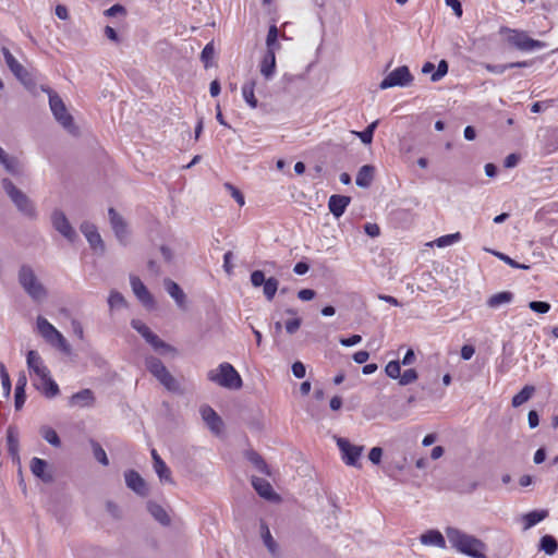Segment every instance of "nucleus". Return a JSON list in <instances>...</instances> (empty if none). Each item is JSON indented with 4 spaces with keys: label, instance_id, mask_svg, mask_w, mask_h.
<instances>
[{
    "label": "nucleus",
    "instance_id": "obj_52",
    "mask_svg": "<svg viewBox=\"0 0 558 558\" xmlns=\"http://www.w3.org/2000/svg\"><path fill=\"white\" fill-rule=\"evenodd\" d=\"M448 62L446 60H440L437 70L432 74V82L440 81L448 73Z\"/></svg>",
    "mask_w": 558,
    "mask_h": 558
},
{
    "label": "nucleus",
    "instance_id": "obj_37",
    "mask_svg": "<svg viewBox=\"0 0 558 558\" xmlns=\"http://www.w3.org/2000/svg\"><path fill=\"white\" fill-rule=\"evenodd\" d=\"M278 35L279 32L277 26L270 25L266 37L267 51H274L276 53V50L280 48V44L278 43Z\"/></svg>",
    "mask_w": 558,
    "mask_h": 558
},
{
    "label": "nucleus",
    "instance_id": "obj_42",
    "mask_svg": "<svg viewBox=\"0 0 558 558\" xmlns=\"http://www.w3.org/2000/svg\"><path fill=\"white\" fill-rule=\"evenodd\" d=\"M90 442V446H92V450H93V453H94V457L95 459L100 462L102 465H108L109 464V460H108V457H107V453L106 451L102 449V447L100 446L99 442H97L96 440L94 439H90L89 440Z\"/></svg>",
    "mask_w": 558,
    "mask_h": 558
},
{
    "label": "nucleus",
    "instance_id": "obj_29",
    "mask_svg": "<svg viewBox=\"0 0 558 558\" xmlns=\"http://www.w3.org/2000/svg\"><path fill=\"white\" fill-rule=\"evenodd\" d=\"M276 69V56L274 51H266L260 62V73L266 77L270 78Z\"/></svg>",
    "mask_w": 558,
    "mask_h": 558
},
{
    "label": "nucleus",
    "instance_id": "obj_12",
    "mask_svg": "<svg viewBox=\"0 0 558 558\" xmlns=\"http://www.w3.org/2000/svg\"><path fill=\"white\" fill-rule=\"evenodd\" d=\"M53 228L61 233L65 239L73 242L76 238V232L69 222L66 216L62 210L56 209L51 215Z\"/></svg>",
    "mask_w": 558,
    "mask_h": 558
},
{
    "label": "nucleus",
    "instance_id": "obj_18",
    "mask_svg": "<svg viewBox=\"0 0 558 558\" xmlns=\"http://www.w3.org/2000/svg\"><path fill=\"white\" fill-rule=\"evenodd\" d=\"M124 477L126 486L137 495L146 496L148 494L144 478L136 471L130 470L125 472Z\"/></svg>",
    "mask_w": 558,
    "mask_h": 558
},
{
    "label": "nucleus",
    "instance_id": "obj_46",
    "mask_svg": "<svg viewBox=\"0 0 558 558\" xmlns=\"http://www.w3.org/2000/svg\"><path fill=\"white\" fill-rule=\"evenodd\" d=\"M108 304L110 308H120L126 305L124 296L118 291H111L108 298Z\"/></svg>",
    "mask_w": 558,
    "mask_h": 558
},
{
    "label": "nucleus",
    "instance_id": "obj_17",
    "mask_svg": "<svg viewBox=\"0 0 558 558\" xmlns=\"http://www.w3.org/2000/svg\"><path fill=\"white\" fill-rule=\"evenodd\" d=\"M26 363L29 372L34 373L38 378L47 377V374L50 372L45 365L41 356L35 350H29L27 352Z\"/></svg>",
    "mask_w": 558,
    "mask_h": 558
},
{
    "label": "nucleus",
    "instance_id": "obj_59",
    "mask_svg": "<svg viewBox=\"0 0 558 558\" xmlns=\"http://www.w3.org/2000/svg\"><path fill=\"white\" fill-rule=\"evenodd\" d=\"M25 400H26L25 390H15L14 407H15L16 411H20L23 408Z\"/></svg>",
    "mask_w": 558,
    "mask_h": 558
},
{
    "label": "nucleus",
    "instance_id": "obj_45",
    "mask_svg": "<svg viewBox=\"0 0 558 558\" xmlns=\"http://www.w3.org/2000/svg\"><path fill=\"white\" fill-rule=\"evenodd\" d=\"M262 530H263L262 537H263L265 546L268 548V550L272 555H275L276 549H277V544H276L275 539L272 538L269 529L267 527V525L262 524Z\"/></svg>",
    "mask_w": 558,
    "mask_h": 558
},
{
    "label": "nucleus",
    "instance_id": "obj_54",
    "mask_svg": "<svg viewBox=\"0 0 558 558\" xmlns=\"http://www.w3.org/2000/svg\"><path fill=\"white\" fill-rule=\"evenodd\" d=\"M225 187L230 192L231 196L235 199L239 206H243L245 204L244 195L239 189H236L231 183H225Z\"/></svg>",
    "mask_w": 558,
    "mask_h": 558
},
{
    "label": "nucleus",
    "instance_id": "obj_41",
    "mask_svg": "<svg viewBox=\"0 0 558 558\" xmlns=\"http://www.w3.org/2000/svg\"><path fill=\"white\" fill-rule=\"evenodd\" d=\"M378 125V120L372 122L367 128L362 132L353 131V134L359 136L364 144H371L373 141L374 132Z\"/></svg>",
    "mask_w": 558,
    "mask_h": 558
},
{
    "label": "nucleus",
    "instance_id": "obj_23",
    "mask_svg": "<svg viewBox=\"0 0 558 558\" xmlns=\"http://www.w3.org/2000/svg\"><path fill=\"white\" fill-rule=\"evenodd\" d=\"M70 405H78L81 408L92 407L95 403L94 392L86 388L74 393L70 398Z\"/></svg>",
    "mask_w": 558,
    "mask_h": 558
},
{
    "label": "nucleus",
    "instance_id": "obj_53",
    "mask_svg": "<svg viewBox=\"0 0 558 558\" xmlns=\"http://www.w3.org/2000/svg\"><path fill=\"white\" fill-rule=\"evenodd\" d=\"M529 307L535 313L546 314L550 310V304L544 301H531Z\"/></svg>",
    "mask_w": 558,
    "mask_h": 558
},
{
    "label": "nucleus",
    "instance_id": "obj_44",
    "mask_svg": "<svg viewBox=\"0 0 558 558\" xmlns=\"http://www.w3.org/2000/svg\"><path fill=\"white\" fill-rule=\"evenodd\" d=\"M0 378L3 388V395L5 398H9L11 393V379L5 365L2 362H0Z\"/></svg>",
    "mask_w": 558,
    "mask_h": 558
},
{
    "label": "nucleus",
    "instance_id": "obj_20",
    "mask_svg": "<svg viewBox=\"0 0 558 558\" xmlns=\"http://www.w3.org/2000/svg\"><path fill=\"white\" fill-rule=\"evenodd\" d=\"M81 231L86 236L88 243L94 250H97L99 247L101 251H104V242L95 225L89 222H83L81 225Z\"/></svg>",
    "mask_w": 558,
    "mask_h": 558
},
{
    "label": "nucleus",
    "instance_id": "obj_34",
    "mask_svg": "<svg viewBox=\"0 0 558 558\" xmlns=\"http://www.w3.org/2000/svg\"><path fill=\"white\" fill-rule=\"evenodd\" d=\"M255 84V81H248L242 86L243 98L252 108H256L258 105V100L254 95Z\"/></svg>",
    "mask_w": 558,
    "mask_h": 558
},
{
    "label": "nucleus",
    "instance_id": "obj_58",
    "mask_svg": "<svg viewBox=\"0 0 558 558\" xmlns=\"http://www.w3.org/2000/svg\"><path fill=\"white\" fill-rule=\"evenodd\" d=\"M383 457V449L380 447H373L369 450L368 459L374 464H379Z\"/></svg>",
    "mask_w": 558,
    "mask_h": 558
},
{
    "label": "nucleus",
    "instance_id": "obj_2",
    "mask_svg": "<svg viewBox=\"0 0 558 558\" xmlns=\"http://www.w3.org/2000/svg\"><path fill=\"white\" fill-rule=\"evenodd\" d=\"M17 280L25 293L34 302H41L47 298V289L39 281L34 269L29 265H22L20 267Z\"/></svg>",
    "mask_w": 558,
    "mask_h": 558
},
{
    "label": "nucleus",
    "instance_id": "obj_35",
    "mask_svg": "<svg viewBox=\"0 0 558 558\" xmlns=\"http://www.w3.org/2000/svg\"><path fill=\"white\" fill-rule=\"evenodd\" d=\"M39 433H40L41 437L47 442H49L51 446H53V447H60L61 446L60 437H59V435L57 434V432L52 427H50L48 425H44V426L40 427Z\"/></svg>",
    "mask_w": 558,
    "mask_h": 558
},
{
    "label": "nucleus",
    "instance_id": "obj_15",
    "mask_svg": "<svg viewBox=\"0 0 558 558\" xmlns=\"http://www.w3.org/2000/svg\"><path fill=\"white\" fill-rule=\"evenodd\" d=\"M251 483H252V486L254 487V489L256 490V493L262 498H264L268 501H275V502H278L281 500L280 496L277 493H275V490L272 489V486L270 485V483L267 480L257 477V476H252Z\"/></svg>",
    "mask_w": 558,
    "mask_h": 558
},
{
    "label": "nucleus",
    "instance_id": "obj_22",
    "mask_svg": "<svg viewBox=\"0 0 558 558\" xmlns=\"http://www.w3.org/2000/svg\"><path fill=\"white\" fill-rule=\"evenodd\" d=\"M47 466H48V463L40 458H33L31 460L29 468H31L32 473L36 477L40 478L43 482L50 483V482H52L53 477H52L51 473L46 471Z\"/></svg>",
    "mask_w": 558,
    "mask_h": 558
},
{
    "label": "nucleus",
    "instance_id": "obj_51",
    "mask_svg": "<svg viewBox=\"0 0 558 558\" xmlns=\"http://www.w3.org/2000/svg\"><path fill=\"white\" fill-rule=\"evenodd\" d=\"M215 54V48L213 43H208L202 53H201V60L204 62L205 68H208L210 65V60L214 58Z\"/></svg>",
    "mask_w": 558,
    "mask_h": 558
},
{
    "label": "nucleus",
    "instance_id": "obj_49",
    "mask_svg": "<svg viewBox=\"0 0 558 558\" xmlns=\"http://www.w3.org/2000/svg\"><path fill=\"white\" fill-rule=\"evenodd\" d=\"M460 233L457 232V233H452V234H447V235H442L440 238H438L435 243L438 247H445V246H448V245H451L453 244L454 242L459 241L460 240Z\"/></svg>",
    "mask_w": 558,
    "mask_h": 558
},
{
    "label": "nucleus",
    "instance_id": "obj_6",
    "mask_svg": "<svg viewBox=\"0 0 558 558\" xmlns=\"http://www.w3.org/2000/svg\"><path fill=\"white\" fill-rule=\"evenodd\" d=\"M44 90L47 92L49 96V106L54 119L70 133H75L76 126L74 124L73 117L68 112L64 101L58 93L51 88L47 87L44 88Z\"/></svg>",
    "mask_w": 558,
    "mask_h": 558
},
{
    "label": "nucleus",
    "instance_id": "obj_38",
    "mask_svg": "<svg viewBox=\"0 0 558 558\" xmlns=\"http://www.w3.org/2000/svg\"><path fill=\"white\" fill-rule=\"evenodd\" d=\"M262 286L265 298L271 301L278 291L279 281L275 277H270Z\"/></svg>",
    "mask_w": 558,
    "mask_h": 558
},
{
    "label": "nucleus",
    "instance_id": "obj_47",
    "mask_svg": "<svg viewBox=\"0 0 558 558\" xmlns=\"http://www.w3.org/2000/svg\"><path fill=\"white\" fill-rule=\"evenodd\" d=\"M131 326L135 329L145 340H147L154 332L140 319H132Z\"/></svg>",
    "mask_w": 558,
    "mask_h": 558
},
{
    "label": "nucleus",
    "instance_id": "obj_39",
    "mask_svg": "<svg viewBox=\"0 0 558 558\" xmlns=\"http://www.w3.org/2000/svg\"><path fill=\"white\" fill-rule=\"evenodd\" d=\"M154 469H155L156 473L158 474L160 481L172 483L171 471L167 466V464L163 462V460H157L156 459V463L154 464Z\"/></svg>",
    "mask_w": 558,
    "mask_h": 558
},
{
    "label": "nucleus",
    "instance_id": "obj_62",
    "mask_svg": "<svg viewBox=\"0 0 558 558\" xmlns=\"http://www.w3.org/2000/svg\"><path fill=\"white\" fill-rule=\"evenodd\" d=\"M316 292L312 289H302L298 293V298L302 301H311L315 298Z\"/></svg>",
    "mask_w": 558,
    "mask_h": 558
},
{
    "label": "nucleus",
    "instance_id": "obj_13",
    "mask_svg": "<svg viewBox=\"0 0 558 558\" xmlns=\"http://www.w3.org/2000/svg\"><path fill=\"white\" fill-rule=\"evenodd\" d=\"M111 228L120 243H128L129 230L128 225L122 216H120L113 207L108 210Z\"/></svg>",
    "mask_w": 558,
    "mask_h": 558
},
{
    "label": "nucleus",
    "instance_id": "obj_5",
    "mask_svg": "<svg viewBox=\"0 0 558 558\" xmlns=\"http://www.w3.org/2000/svg\"><path fill=\"white\" fill-rule=\"evenodd\" d=\"M2 187L16 206V208L26 217L34 219L37 216L36 207L33 201L20 189H17L13 182L4 178L2 179Z\"/></svg>",
    "mask_w": 558,
    "mask_h": 558
},
{
    "label": "nucleus",
    "instance_id": "obj_11",
    "mask_svg": "<svg viewBox=\"0 0 558 558\" xmlns=\"http://www.w3.org/2000/svg\"><path fill=\"white\" fill-rule=\"evenodd\" d=\"M1 52L3 54L4 61L10 69V71L14 74V76L21 81L24 85H28L32 83V78L27 70L14 58L9 48L2 47Z\"/></svg>",
    "mask_w": 558,
    "mask_h": 558
},
{
    "label": "nucleus",
    "instance_id": "obj_9",
    "mask_svg": "<svg viewBox=\"0 0 558 558\" xmlns=\"http://www.w3.org/2000/svg\"><path fill=\"white\" fill-rule=\"evenodd\" d=\"M337 446L341 452V458L347 465L361 468L359 460L364 451V446L353 445L343 437L337 438Z\"/></svg>",
    "mask_w": 558,
    "mask_h": 558
},
{
    "label": "nucleus",
    "instance_id": "obj_30",
    "mask_svg": "<svg viewBox=\"0 0 558 558\" xmlns=\"http://www.w3.org/2000/svg\"><path fill=\"white\" fill-rule=\"evenodd\" d=\"M421 542L425 545H433L440 548L446 547V539L438 531L430 530L421 536Z\"/></svg>",
    "mask_w": 558,
    "mask_h": 558
},
{
    "label": "nucleus",
    "instance_id": "obj_57",
    "mask_svg": "<svg viewBox=\"0 0 558 558\" xmlns=\"http://www.w3.org/2000/svg\"><path fill=\"white\" fill-rule=\"evenodd\" d=\"M497 256L504 260L506 264H508L509 266L513 267V268H520V269H529L530 266L527 265H524V264H519L518 262H515L514 259L510 258L508 255L506 254H502V253H497Z\"/></svg>",
    "mask_w": 558,
    "mask_h": 558
},
{
    "label": "nucleus",
    "instance_id": "obj_4",
    "mask_svg": "<svg viewBox=\"0 0 558 558\" xmlns=\"http://www.w3.org/2000/svg\"><path fill=\"white\" fill-rule=\"evenodd\" d=\"M208 380L228 389L238 390L242 387V378L230 363H221L216 369L207 373Z\"/></svg>",
    "mask_w": 558,
    "mask_h": 558
},
{
    "label": "nucleus",
    "instance_id": "obj_56",
    "mask_svg": "<svg viewBox=\"0 0 558 558\" xmlns=\"http://www.w3.org/2000/svg\"><path fill=\"white\" fill-rule=\"evenodd\" d=\"M301 324H302V319L296 317V318L287 320L284 327L289 335H293L299 330V328L301 327Z\"/></svg>",
    "mask_w": 558,
    "mask_h": 558
},
{
    "label": "nucleus",
    "instance_id": "obj_61",
    "mask_svg": "<svg viewBox=\"0 0 558 558\" xmlns=\"http://www.w3.org/2000/svg\"><path fill=\"white\" fill-rule=\"evenodd\" d=\"M362 341V337L360 335H353L349 338H341L340 339V343L343 345V347H352V345H355L357 343H360Z\"/></svg>",
    "mask_w": 558,
    "mask_h": 558
},
{
    "label": "nucleus",
    "instance_id": "obj_25",
    "mask_svg": "<svg viewBox=\"0 0 558 558\" xmlns=\"http://www.w3.org/2000/svg\"><path fill=\"white\" fill-rule=\"evenodd\" d=\"M163 286L166 291L171 295V298L174 299L177 304L182 307L185 303L186 296L180 286L169 278L163 280Z\"/></svg>",
    "mask_w": 558,
    "mask_h": 558
},
{
    "label": "nucleus",
    "instance_id": "obj_3",
    "mask_svg": "<svg viewBox=\"0 0 558 558\" xmlns=\"http://www.w3.org/2000/svg\"><path fill=\"white\" fill-rule=\"evenodd\" d=\"M147 371L169 391L182 393L179 381L170 374L165 364L156 356L145 357Z\"/></svg>",
    "mask_w": 558,
    "mask_h": 558
},
{
    "label": "nucleus",
    "instance_id": "obj_27",
    "mask_svg": "<svg viewBox=\"0 0 558 558\" xmlns=\"http://www.w3.org/2000/svg\"><path fill=\"white\" fill-rule=\"evenodd\" d=\"M246 459L256 468V470L267 476H271V471L264 460V458L254 450H248L245 453Z\"/></svg>",
    "mask_w": 558,
    "mask_h": 558
},
{
    "label": "nucleus",
    "instance_id": "obj_32",
    "mask_svg": "<svg viewBox=\"0 0 558 558\" xmlns=\"http://www.w3.org/2000/svg\"><path fill=\"white\" fill-rule=\"evenodd\" d=\"M535 392V387L531 385L524 386L517 395L512 398V407L518 408L529 401Z\"/></svg>",
    "mask_w": 558,
    "mask_h": 558
},
{
    "label": "nucleus",
    "instance_id": "obj_48",
    "mask_svg": "<svg viewBox=\"0 0 558 558\" xmlns=\"http://www.w3.org/2000/svg\"><path fill=\"white\" fill-rule=\"evenodd\" d=\"M386 375L392 379H399L401 367L399 361H390L385 368Z\"/></svg>",
    "mask_w": 558,
    "mask_h": 558
},
{
    "label": "nucleus",
    "instance_id": "obj_36",
    "mask_svg": "<svg viewBox=\"0 0 558 558\" xmlns=\"http://www.w3.org/2000/svg\"><path fill=\"white\" fill-rule=\"evenodd\" d=\"M539 549L547 555H554L558 549V542L551 535H544L539 541Z\"/></svg>",
    "mask_w": 558,
    "mask_h": 558
},
{
    "label": "nucleus",
    "instance_id": "obj_60",
    "mask_svg": "<svg viewBox=\"0 0 558 558\" xmlns=\"http://www.w3.org/2000/svg\"><path fill=\"white\" fill-rule=\"evenodd\" d=\"M292 373L296 378H303L306 374V367L302 362L296 361L292 364Z\"/></svg>",
    "mask_w": 558,
    "mask_h": 558
},
{
    "label": "nucleus",
    "instance_id": "obj_55",
    "mask_svg": "<svg viewBox=\"0 0 558 558\" xmlns=\"http://www.w3.org/2000/svg\"><path fill=\"white\" fill-rule=\"evenodd\" d=\"M266 280L265 274L262 270H254L251 274V283L255 288L260 287Z\"/></svg>",
    "mask_w": 558,
    "mask_h": 558
},
{
    "label": "nucleus",
    "instance_id": "obj_28",
    "mask_svg": "<svg viewBox=\"0 0 558 558\" xmlns=\"http://www.w3.org/2000/svg\"><path fill=\"white\" fill-rule=\"evenodd\" d=\"M147 509L153 518L158 521L160 524L167 526L170 524L171 520L166 510L158 505L157 502L149 501L147 504Z\"/></svg>",
    "mask_w": 558,
    "mask_h": 558
},
{
    "label": "nucleus",
    "instance_id": "obj_40",
    "mask_svg": "<svg viewBox=\"0 0 558 558\" xmlns=\"http://www.w3.org/2000/svg\"><path fill=\"white\" fill-rule=\"evenodd\" d=\"M156 351L160 352H172L174 348L161 340L156 333H153L146 340Z\"/></svg>",
    "mask_w": 558,
    "mask_h": 558
},
{
    "label": "nucleus",
    "instance_id": "obj_43",
    "mask_svg": "<svg viewBox=\"0 0 558 558\" xmlns=\"http://www.w3.org/2000/svg\"><path fill=\"white\" fill-rule=\"evenodd\" d=\"M0 163L13 175L21 173L20 162L15 157H10L8 155Z\"/></svg>",
    "mask_w": 558,
    "mask_h": 558
},
{
    "label": "nucleus",
    "instance_id": "obj_19",
    "mask_svg": "<svg viewBox=\"0 0 558 558\" xmlns=\"http://www.w3.org/2000/svg\"><path fill=\"white\" fill-rule=\"evenodd\" d=\"M34 386L48 399H52L60 393L59 386L51 378L50 373L47 374V377L38 378V381L34 383Z\"/></svg>",
    "mask_w": 558,
    "mask_h": 558
},
{
    "label": "nucleus",
    "instance_id": "obj_21",
    "mask_svg": "<svg viewBox=\"0 0 558 558\" xmlns=\"http://www.w3.org/2000/svg\"><path fill=\"white\" fill-rule=\"evenodd\" d=\"M350 202H351V197L345 196V195L335 194V195L330 196L329 202H328V207H329L330 213L336 218H339L344 214Z\"/></svg>",
    "mask_w": 558,
    "mask_h": 558
},
{
    "label": "nucleus",
    "instance_id": "obj_1",
    "mask_svg": "<svg viewBox=\"0 0 558 558\" xmlns=\"http://www.w3.org/2000/svg\"><path fill=\"white\" fill-rule=\"evenodd\" d=\"M446 535L450 545L458 551L472 558H486L485 544L475 536L469 535L459 529L447 527Z\"/></svg>",
    "mask_w": 558,
    "mask_h": 558
},
{
    "label": "nucleus",
    "instance_id": "obj_14",
    "mask_svg": "<svg viewBox=\"0 0 558 558\" xmlns=\"http://www.w3.org/2000/svg\"><path fill=\"white\" fill-rule=\"evenodd\" d=\"M130 283L138 301L147 308H153L155 306L154 296L143 281L137 276H130Z\"/></svg>",
    "mask_w": 558,
    "mask_h": 558
},
{
    "label": "nucleus",
    "instance_id": "obj_50",
    "mask_svg": "<svg viewBox=\"0 0 558 558\" xmlns=\"http://www.w3.org/2000/svg\"><path fill=\"white\" fill-rule=\"evenodd\" d=\"M417 379V372L414 368H410L404 371L399 376V384L402 386H407Z\"/></svg>",
    "mask_w": 558,
    "mask_h": 558
},
{
    "label": "nucleus",
    "instance_id": "obj_24",
    "mask_svg": "<svg viewBox=\"0 0 558 558\" xmlns=\"http://www.w3.org/2000/svg\"><path fill=\"white\" fill-rule=\"evenodd\" d=\"M7 445H8V452L12 457L14 461H20L19 456V433L16 427L9 426L7 429Z\"/></svg>",
    "mask_w": 558,
    "mask_h": 558
},
{
    "label": "nucleus",
    "instance_id": "obj_16",
    "mask_svg": "<svg viewBox=\"0 0 558 558\" xmlns=\"http://www.w3.org/2000/svg\"><path fill=\"white\" fill-rule=\"evenodd\" d=\"M199 411L208 428L214 434L219 435L222 430L223 422L217 412L209 405H202Z\"/></svg>",
    "mask_w": 558,
    "mask_h": 558
},
{
    "label": "nucleus",
    "instance_id": "obj_31",
    "mask_svg": "<svg viewBox=\"0 0 558 558\" xmlns=\"http://www.w3.org/2000/svg\"><path fill=\"white\" fill-rule=\"evenodd\" d=\"M513 300V293L510 291H502L496 294H493L487 299V306L490 308H496L502 304H508Z\"/></svg>",
    "mask_w": 558,
    "mask_h": 558
},
{
    "label": "nucleus",
    "instance_id": "obj_26",
    "mask_svg": "<svg viewBox=\"0 0 558 558\" xmlns=\"http://www.w3.org/2000/svg\"><path fill=\"white\" fill-rule=\"evenodd\" d=\"M374 174H375V168L373 166L365 165V166L361 167L356 174V179H355L356 185L360 187L371 186V184L374 180Z\"/></svg>",
    "mask_w": 558,
    "mask_h": 558
},
{
    "label": "nucleus",
    "instance_id": "obj_10",
    "mask_svg": "<svg viewBox=\"0 0 558 558\" xmlns=\"http://www.w3.org/2000/svg\"><path fill=\"white\" fill-rule=\"evenodd\" d=\"M413 75L407 65L399 66L391 71L379 84L381 89L395 86H408L412 83Z\"/></svg>",
    "mask_w": 558,
    "mask_h": 558
},
{
    "label": "nucleus",
    "instance_id": "obj_8",
    "mask_svg": "<svg viewBox=\"0 0 558 558\" xmlns=\"http://www.w3.org/2000/svg\"><path fill=\"white\" fill-rule=\"evenodd\" d=\"M504 32H507L510 34L508 36L509 44H511L512 46H514L515 48H518L520 50L529 51V50H533V49L544 48L546 46V44L544 41L536 40V39L529 37L527 34L523 31L510 29L507 27H502L501 33H504Z\"/></svg>",
    "mask_w": 558,
    "mask_h": 558
},
{
    "label": "nucleus",
    "instance_id": "obj_7",
    "mask_svg": "<svg viewBox=\"0 0 558 558\" xmlns=\"http://www.w3.org/2000/svg\"><path fill=\"white\" fill-rule=\"evenodd\" d=\"M37 329L40 336L52 347H56L65 354L71 353V345L66 339L45 317L38 316Z\"/></svg>",
    "mask_w": 558,
    "mask_h": 558
},
{
    "label": "nucleus",
    "instance_id": "obj_33",
    "mask_svg": "<svg viewBox=\"0 0 558 558\" xmlns=\"http://www.w3.org/2000/svg\"><path fill=\"white\" fill-rule=\"evenodd\" d=\"M547 510H534L523 515L524 530H529L545 518H547Z\"/></svg>",
    "mask_w": 558,
    "mask_h": 558
},
{
    "label": "nucleus",
    "instance_id": "obj_64",
    "mask_svg": "<svg viewBox=\"0 0 558 558\" xmlns=\"http://www.w3.org/2000/svg\"><path fill=\"white\" fill-rule=\"evenodd\" d=\"M475 353V348L470 344H464L461 348V357L465 361L470 360Z\"/></svg>",
    "mask_w": 558,
    "mask_h": 558
},
{
    "label": "nucleus",
    "instance_id": "obj_63",
    "mask_svg": "<svg viewBox=\"0 0 558 558\" xmlns=\"http://www.w3.org/2000/svg\"><path fill=\"white\" fill-rule=\"evenodd\" d=\"M527 422L530 428H535L539 424V415L535 410H531L527 414Z\"/></svg>",
    "mask_w": 558,
    "mask_h": 558
}]
</instances>
